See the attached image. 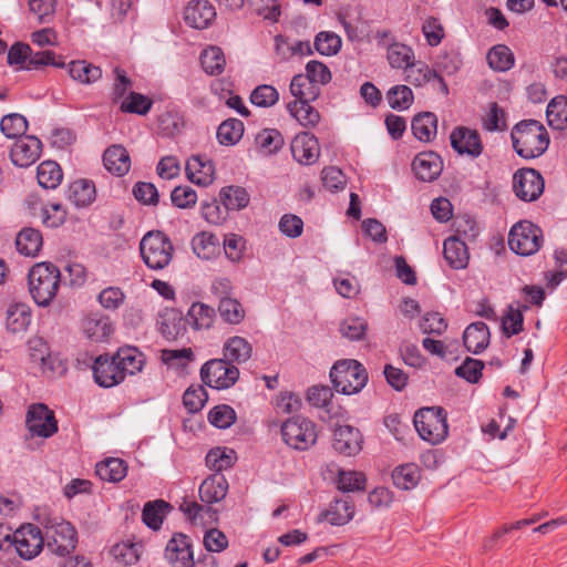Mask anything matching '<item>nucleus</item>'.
<instances>
[{"label":"nucleus","mask_w":567,"mask_h":567,"mask_svg":"<svg viewBox=\"0 0 567 567\" xmlns=\"http://www.w3.org/2000/svg\"><path fill=\"white\" fill-rule=\"evenodd\" d=\"M32 320V311L24 302H13L6 311V328L13 334H23L28 331Z\"/></svg>","instance_id":"nucleus-20"},{"label":"nucleus","mask_w":567,"mask_h":567,"mask_svg":"<svg viewBox=\"0 0 567 567\" xmlns=\"http://www.w3.org/2000/svg\"><path fill=\"white\" fill-rule=\"evenodd\" d=\"M333 449L343 455L351 456L362 449V435L351 425H340L333 431Z\"/></svg>","instance_id":"nucleus-18"},{"label":"nucleus","mask_w":567,"mask_h":567,"mask_svg":"<svg viewBox=\"0 0 567 567\" xmlns=\"http://www.w3.org/2000/svg\"><path fill=\"white\" fill-rule=\"evenodd\" d=\"M61 281L60 269L51 262H38L28 274V290L32 300L42 308L55 298Z\"/></svg>","instance_id":"nucleus-2"},{"label":"nucleus","mask_w":567,"mask_h":567,"mask_svg":"<svg viewBox=\"0 0 567 567\" xmlns=\"http://www.w3.org/2000/svg\"><path fill=\"white\" fill-rule=\"evenodd\" d=\"M414 426L420 437L432 445L445 440L449 433L446 412L442 408H424L414 415Z\"/></svg>","instance_id":"nucleus-5"},{"label":"nucleus","mask_w":567,"mask_h":567,"mask_svg":"<svg viewBox=\"0 0 567 567\" xmlns=\"http://www.w3.org/2000/svg\"><path fill=\"white\" fill-rule=\"evenodd\" d=\"M200 378L210 388L228 389L238 380L239 370L225 358L213 359L202 367Z\"/></svg>","instance_id":"nucleus-7"},{"label":"nucleus","mask_w":567,"mask_h":567,"mask_svg":"<svg viewBox=\"0 0 567 567\" xmlns=\"http://www.w3.org/2000/svg\"><path fill=\"white\" fill-rule=\"evenodd\" d=\"M70 76L81 84H93L102 78L100 66L87 63L84 60L72 61L68 65Z\"/></svg>","instance_id":"nucleus-30"},{"label":"nucleus","mask_w":567,"mask_h":567,"mask_svg":"<svg viewBox=\"0 0 567 567\" xmlns=\"http://www.w3.org/2000/svg\"><path fill=\"white\" fill-rule=\"evenodd\" d=\"M44 65L64 68L65 63L56 59V54L51 50L32 52L30 50L29 60L24 66L25 70L39 69Z\"/></svg>","instance_id":"nucleus-56"},{"label":"nucleus","mask_w":567,"mask_h":567,"mask_svg":"<svg viewBox=\"0 0 567 567\" xmlns=\"http://www.w3.org/2000/svg\"><path fill=\"white\" fill-rule=\"evenodd\" d=\"M12 547L25 560L39 555L44 546V538L40 528L33 524L22 525L12 534Z\"/></svg>","instance_id":"nucleus-8"},{"label":"nucleus","mask_w":567,"mask_h":567,"mask_svg":"<svg viewBox=\"0 0 567 567\" xmlns=\"http://www.w3.org/2000/svg\"><path fill=\"white\" fill-rule=\"evenodd\" d=\"M141 548L137 543H118L112 547L111 554L121 566L126 567L138 561Z\"/></svg>","instance_id":"nucleus-43"},{"label":"nucleus","mask_w":567,"mask_h":567,"mask_svg":"<svg viewBox=\"0 0 567 567\" xmlns=\"http://www.w3.org/2000/svg\"><path fill=\"white\" fill-rule=\"evenodd\" d=\"M256 144L264 155H271L282 147L284 138L279 131L267 128L257 134Z\"/></svg>","instance_id":"nucleus-48"},{"label":"nucleus","mask_w":567,"mask_h":567,"mask_svg":"<svg viewBox=\"0 0 567 567\" xmlns=\"http://www.w3.org/2000/svg\"><path fill=\"white\" fill-rule=\"evenodd\" d=\"M68 198L76 207H87L95 199V186L89 179H78L70 184Z\"/></svg>","instance_id":"nucleus-29"},{"label":"nucleus","mask_w":567,"mask_h":567,"mask_svg":"<svg viewBox=\"0 0 567 567\" xmlns=\"http://www.w3.org/2000/svg\"><path fill=\"white\" fill-rule=\"evenodd\" d=\"M315 85H324L331 81V72L326 64L319 61H309L305 74Z\"/></svg>","instance_id":"nucleus-63"},{"label":"nucleus","mask_w":567,"mask_h":567,"mask_svg":"<svg viewBox=\"0 0 567 567\" xmlns=\"http://www.w3.org/2000/svg\"><path fill=\"white\" fill-rule=\"evenodd\" d=\"M451 145L461 155L477 157L483 152L480 134L467 127H456L451 133Z\"/></svg>","instance_id":"nucleus-16"},{"label":"nucleus","mask_w":567,"mask_h":567,"mask_svg":"<svg viewBox=\"0 0 567 567\" xmlns=\"http://www.w3.org/2000/svg\"><path fill=\"white\" fill-rule=\"evenodd\" d=\"M194 352L190 348L163 349L161 360L168 367L183 369L194 360Z\"/></svg>","instance_id":"nucleus-52"},{"label":"nucleus","mask_w":567,"mask_h":567,"mask_svg":"<svg viewBox=\"0 0 567 567\" xmlns=\"http://www.w3.org/2000/svg\"><path fill=\"white\" fill-rule=\"evenodd\" d=\"M392 480L396 487L401 489H411L419 483V468L414 464L398 466L392 474Z\"/></svg>","instance_id":"nucleus-50"},{"label":"nucleus","mask_w":567,"mask_h":567,"mask_svg":"<svg viewBox=\"0 0 567 567\" xmlns=\"http://www.w3.org/2000/svg\"><path fill=\"white\" fill-rule=\"evenodd\" d=\"M290 93L296 97L295 101L312 102L320 95L319 86L309 81L305 74H297L290 82Z\"/></svg>","instance_id":"nucleus-36"},{"label":"nucleus","mask_w":567,"mask_h":567,"mask_svg":"<svg viewBox=\"0 0 567 567\" xmlns=\"http://www.w3.org/2000/svg\"><path fill=\"white\" fill-rule=\"evenodd\" d=\"M44 544L54 555L65 556L74 551L78 544V533L71 523L58 516H49L43 523Z\"/></svg>","instance_id":"nucleus-3"},{"label":"nucleus","mask_w":567,"mask_h":567,"mask_svg":"<svg viewBox=\"0 0 567 567\" xmlns=\"http://www.w3.org/2000/svg\"><path fill=\"white\" fill-rule=\"evenodd\" d=\"M488 65L498 72H505L514 65V55L508 47L498 44L487 53Z\"/></svg>","instance_id":"nucleus-44"},{"label":"nucleus","mask_w":567,"mask_h":567,"mask_svg":"<svg viewBox=\"0 0 567 567\" xmlns=\"http://www.w3.org/2000/svg\"><path fill=\"white\" fill-rule=\"evenodd\" d=\"M412 169L417 179L433 182L441 175L443 162L440 155L434 152H422L414 157Z\"/></svg>","instance_id":"nucleus-17"},{"label":"nucleus","mask_w":567,"mask_h":567,"mask_svg":"<svg viewBox=\"0 0 567 567\" xmlns=\"http://www.w3.org/2000/svg\"><path fill=\"white\" fill-rule=\"evenodd\" d=\"M354 515V505L349 497L336 499L321 516L333 526H342Z\"/></svg>","instance_id":"nucleus-27"},{"label":"nucleus","mask_w":567,"mask_h":567,"mask_svg":"<svg viewBox=\"0 0 567 567\" xmlns=\"http://www.w3.org/2000/svg\"><path fill=\"white\" fill-rule=\"evenodd\" d=\"M215 318V309L203 302H194L187 312V320L196 330L209 329Z\"/></svg>","instance_id":"nucleus-34"},{"label":"nucleus","mask_w":567,"mask_h":567,"mask_svg":"<svg viewBox=\"0 0 567 567\" xmlns=\"http://www.w3.org/2000/svg\"><path fill=\"white\" fill-rule=\"evenodd\" d=\"M386 59L393 69H405L415 59L414 51L411 47L394 42L389 45Z\"/></svg>","instance_id":"nucleus-42"},{"label":"nucleus","mask_w":567,"mask_h":567,"mask_svg":"<svg viewBox=\"0 0 567 567\" xmlns=\"http://www.w3.org/2000/svg\"><path fill=\"white\" fill-rule=\"evenodd\" d=\"M172 251L173 250H140V254L148 268L159 270L171 262L173 258Z\"/></svg>","instance_id":"nucleus-64"},{"label":"nucleus","mask_w":567,"mask_h":567,"mask_svg":"<svg viewBox=\"0 0 567 567\" xmlns=\"http://www.w3.org/2000/svg\"><path fill=\"white\" fill-rule=\"evenodd\" d=\"M215 17V9L207 0L192 1L184 11L185 22L199 30L207 28Z\"/></svg>","instance_id":"nucleus-21"},{"label":"nucleus","mask_w":567,"mask_h":567,"mask_svg":"<svg viewBox=\"0 0 567 567\" xmlns=\"http://www.w3.org/2000/svg\"><path fill=\"white\" fill-rule=\"evenodd\" d=\"M152 106V100L141 93L132 92L121 105V110L126 113L140 115L146 114Z\"/></svg>","instance_id":"nucleus-60"},{"label":"nucleus","mask_w":567,"mask_h":567,"mask_svg":"<svg viewBox=\"0 0 567 567\" xmlns=\"http://www.w3.org/2000/svg\"><path fill=\"white\" fill-rule=\"evenodd\" d=\"M95 473L102 481L117 483L126 476L127 466L123 460L110 457L96 464Z\"/></svg>","instance_id":"nucleus-32"},{"label":"nucleus","mask_w":567,"mask_h":567,"mask_svg":"<svg viewBox=\"0 0 567 567\" xmlns=\"http://www.w3.org/2000/svg\"><path fill=\"white\" fill-rule=\"evenodd\" d=\"M287 107L289 113L305 127H313L320 122V114L310 105V102L293 101Z\"/></svg>","instance_id":"nucleus-37"},{"label":"nucleus","mask_w":567,"mask_h":567,"mask_svg":"<svg viewBox=\"0 0 567 567\" xmlns=\"http://www.w3.org/2000/svg\"><path fill=\"white\" fill-rule=\"evenodd\" d=\"M404 71L405 80L415 86H422L430 82L433 76H436V72L432 70L426 63L422 61H415V59L412 63L409 64V66L404 69Z\"/></svg>","instance_id":"nucleus-47"},{"label":"nucleus","mask_w":567,"mask_h":567,"mask_svg":"<svg viewBox=\"0 0 567 567\" xmlns=\"http://www.w3.org/2000/svg\"><path fill=\"white\" fill-rule=\"evenodd\" d=\"M291 153L299 164H315L320 156V147L317 137L308 132L297 134L291 142Z\"/></svg>","instance_id":"nucleus-15"},{"label":"nucleus","mask_w":567,"mask_h":567,"mask_svg":"<svg viewBox=\"0 0 567 567\" xmlns=\"http://www.w3.org/2000/svg\"><path fill=\"white\" fill-rule=\"evenodd\" d=\"M220 317L230 324H238L245 318V310L241 303L233 298L221 299L218 305Z\"/></svg>","instance_id":"nucleus-53"},{"label":"nucleus","mask_w":567,"mask_h":567,"mask_svg":"<svg viewBox=\"0 0 567 567\" xmlns=\"http://www.w3.org/2000/svg\"><path fill=\"white\" fill-rule=\"evenodd\" d=\"M228 487V482L223 474H213L202 482L199 497L206 504L218 503L226 497Z\"/></svg>","instance_id":"nucleus-24"},{"label":"nucleus","mask_w":567,"mask_h":567,"mask_svg":"<svg viewBox=\"0 0 567 567\" xmlns=\"http://www.w3.org/2000/svg\"><path fill=\"white\" fill-rule=\"evenodd\" d=\"M63 174L58 163L53 161L42 162L37 169L38 183L43 188H55L60 185Z\"/></svg>","instance_id":"nucleus-40"},{"label":"nucleus","mask_w":567,"mask_h":567,"mask_svg":"<svg viewBox=\"0 0 567 567\" xmlns=\"http://www.w3.org/2000/svg\"><path fill=\"white\" fill-rule=\"evenodd\" d=\"M187 178L199 186H208L215 179V166L203 156H192L186 163Z\"/></svg>","instance_id":"nucleus-22"},{"label":"nucleus","mask_w":567,"mask_h":567,"mask_svg":"<svg viewBox=\"0 0 567 567\" xmlns=\"http://www.w3.org/2000/svg\"><path fill=\"white\" fill-rule=\"evenodd\" d=\"M164 557L171 567H193L194 553L190 538L183 533H175L166 544Z\"/></svg>","instance_id":"nucleus-11"},{"label":"nucleus","mask_w":567,"mask_h":567,"mask_svg":"<svg viewBox=\"0 0 567 567\" xmlns=\"http://www.w3.org/2000/svg\"><path fill=\"white\" fill-rule=\"evenodd\" d=\"M105 168L116 176L125 175L131 167V158L126 148L122 145L109 147L103 155Z\"/></svg>","instance_id":"nucleus-26"},{"label":"nucleus","mask_w":567,"mask_h":567,"mask_svg":"<svg viewBox=\"0 0 567 567\" xmlns=\"http://www.w3.org/2000/svg\"><path fill=\"white\" fill-rule=\"evenodd\" d=\"M168 507L169 504L163 499L146 503L142 512L143 522L150 528L154 530L158 529L163 524L164 512Z\"/></svg>","instance_id":"nucleus-46"},{"label":"nucleus","mask_w":567,"mask_h":567,"mask_svg":"<svg viewBox=\"0 0 567 567\" xmlns=\"http://www.w3.org/2000/svg\"><path fill=\"white\" fill-rule=\"evenodd\" d=\"M207 399V392L202 385L188 388L183 395L184 405L192 413L200 411Z\"/></svg>","instance_id":"nucleus-62"},{"label":"nucleus","mask_w":567,"mask_h":567,"mask_svg":"<svg viewBox=\"0 0 567 567\" xmlns=\"http://www.w3.org/2000/svg\"><path fill=\"white\" fill-rule=\"evenodd\" d=\"M414 100L412 90L403 84L394 85L386 92V101L393 110H408Z\"/></svg>","instance_id":"nucleus-49"},{"label":"nucleus","mask_w":567,"mask_h":567,"mask_svg":"<svg viewBox=\"0 0 567 567\" xmlns=\"http://www.w3.org/2000/svg\"><path fill=\"white\" fill-rule=\"evenodd\" d=\"M244 134V123L237 118L224 121L217 128V140L221 145L237 144Z\"/></svg>","instance_id":"nucleus-41"},{"label":"nucleus","mask_w":567,"mask_h":567,"mask_svg":"<svg viewBox=\"0 0 567 567\" xmlns=\"http://www.w3.org/2000/svg\"><path fill=\"white\" fill-rule=\"evenodd\" d=\"M546 116L550 127L565 130L567 127V97L555 96L547 105Z\"/></svg>","instance_id":"nucleus-35"},{"label":"nucleus","mask_w":567,"mask_h":567,"mask_svg":"<svg viewBox=\"0 0 567 567\" xmlns=\"http://www.w3.org/2000/svg\"><path fill=\"white\" fill-rule=\"evenodd\" d=\"M252 347L243 337L235 336L229 338L224 344V358L233 364L244 363L251 358Z\"/></svg>","instance_id":"nucleus-28"},{"label":"nucleus","mask_w":567,"mask_h":567,"mask_svg":"<svg viewBox=\"0 0 567 567\" xmlns=\"http://www.w3.org/2000/svg\"><path fill=\"white\" fill-rule=\"evenodd\" d=\"M162 334L168 340H175L179 336L182 318L175 310H166L157 321Z\"/></svg>","instance_id":"nucleus-55"},{"label":"nucleus","mask_w":567,"mask_h":567,"mask_svg":"<svg viewBox=\"0 0 567 567\" xmlns=\"http://www.w3.org/2000/svg\"><path fill=\"white\" fill-rule=\"evenodd\" d=\"M367 478L357 471H340L338 474V488L343 492H357L365 488Z\"/></svg>","instance_id":"nucleus-54"},{"label":"nucleus","mask_w":567,"mask_h":567,"mask_svg":"<svg viewBox=\"0 0 567 567\" xmlns=\"http://www.w3.org/2000/svg\"><path fill=\"white\" fill-rule=\"evenodd\" d=\"M278 99V91L274 86L267 84L257 86L250 95L251 103L259 107L272 106Z\"/></svg>","instance_id":"nucleus-61"},{"label":"nucleus","mask_w":567,"mask_h":567,"mask_svg":"<svg viewBox=\"0 0 567 567\" xmlns=\"http://www.w3.org/2000/svg\"><path fill=\"white\" fill-rule=\"evenodd\" d=\"M330 378L338 392L350 395L359 393L365 386L368 372L359 361L346 359L333 364Z\"/></svg>","instance_id":"nucleus-4"},{"label":"nucleus","mask_w":567,"mask_h":567,"mask_svg":"<svg viewBox=\"0 0 567 567\" xmlns=\"http://www.w3.org/2000/svg\"><path fill=\"white\" fill-rule=\"evenodd\" d=\"M117 364H120L124 377L140 372L144 365L145 359L142 352L134 347L121 348L115 353Z\"/></svg>","instance_id":"nucleus-33"},{"label":"nucleus","mask_w":567,"mask_h":567,"mask_svg":"<svg viewBox=\"0 0 567 567\" xmlns=\"http://www.w3.org/2000/svg\"><path fill=\"white\" fill-rule=\"evenodd\" d=\"M116 361L115 354L112 357L102 354L95 358L92 367L93 377L100 386L112 388L125 379Z\"/></svg>","instance_id":"nucleus-13"},{"label":"nucleus","mask_w":567,"mask_h":567,"mask_svg":"<svg viewBox=\"0 0 567 567\" xmlns=\"http://www.w3.org/2000/svg\"><path fill=\"white\" fill-rule=\"evenodd\" d=\"M41 151V141L35 136L27 135L13 144L10 157L14 165L28 167L40 157Z\"/></svg>","instance_id":"nucleus-14"},{"label":"nucleus","mask_w":567,"mask_h":567,"mask_svg":"<svg viewBox=\"0 0 567 567\" xmlns=\"http://www.w3.org/2000/svg\"><path fill=\"white\" fill-rule=\"evenodd\" d=\"M411 128L419 141L430 142L436 134L437 118L431 112L420 113L413 117Z\"/></svg>","instance_id":"nucleus-31"},{"label":"nucleus","mask_w":567,"mask_h":567,"mask_svg":"<svg viewBox=\"0 0 567 567\" xmlns=\"http://www.w3.org/2000/svg\"><path fill=\"white\" fill-rule=\"evenodd\" d=\"M220 202L227 210H240L249 204L247 190L240 186H226L219 193Z\"/></svg>","instance_id":"nucleus-38"},{"label":"nucleus","mask_w":567,"mask_h":567,"mask_svg":"<svg viewBox=\"0 0 567 567\" xmlns=\"http://www.w3.org/2000/svg\"><path fill=\"white\" fill-rule=\"evenodd\" d=\"M489 330L484 322L471 323L463 333V342L467 351L481 353L489 343Z\"/></svg>","instance_id":"nucleus-25"},{"label":"nucleus","mask_w":567,"mask_h":567,"mask_svg":"<svg viewBox=\"0 0 567 567\" xmlns=\"http://www.w3.org/2000/svg\"><path fill=\"white\" fill-rule=\"evenodd\" d=\"M200 62L206 73L217 75L224 71L225 56L218 47H209L202 52Z\"/></svg>","instance_id":"nucleus-51"},{"label":"nucleus","mask_w":567,"mask_h":567,"mask_svg":"<svg viewBox=\"0 0 567 567\" xmlns=\"http://www.w3.org/2000/svg\"><path fill=\"white\" fill-rule=\"evenodd\" d=\"M27 130L28 121L19 113L7 114L0 121V131L8 138L21 137Z\"/></svg>","instance_id":"nucleus-45"},{"label":"nucleus","mask_w":567,"mask_h":567,"mask_svg":"<svg viewBox=\"0 0 567 567\" xmlns=\"http://www.w3.org/2000/svg\"><path fill=\"white\" fill-rule=\"evenodd\" d=\"M513 147L523 158L532 159L543 155L549 146L545 126L536 120H524L511 132Z\"/></svg>","instance_id":"nucleus-1"},{"label":"nucleus","mask_w":567,"mask_h":567,"mask_svg":"<svg viewBox=\"0 0 567 567\" xmlns=\"http://www.w3.org/2000/svg\"><path fill=\"white\" fill-rule=\"evenodd\" d=\"M25 423L31 435L50 437L58 431L53 411L42 403L29 408Z\"/></svg>","instance_id":"nucleus-10"},{"label":"nucleus","mask_w":567,"mask_h":567,"mask_svg":"<svg viewBox=\"0 0 567 567\" xmlns=\"http://www.w3.org/2000/svg\"><path fill=\"white\" fill-rule=\"evenodd\" d=\"M206 465L219 473L224 470L230 468L236 461V453L231 449L215 447L212 449L206 455Z\"/></svg>","instance_id":"nucleus-39"},{"label":"nucleus","mask_w":567,"mask_h":567,"mask_svg":"<svg viewBox=\"0 0 567 567\" xmlns=\"http://www.w3.org/2000/svg\"><path fill=\"white\" fill-rule=\"evenodd\" d=\"M453 225L455 234L444 240L443 248H447L449 245L454 243H460L464 248H467L480 234L476 221L468 215L456 216Z\"/></svg>","instance_id":"nucleus-19"},{"label":"nucleus","mask_w":567,"mask_h":567,"mask_svg":"<svg viewBox=\"0 0 567 567\" xmlns=\"http://www.w3.org/2000/svg\"><path fill=\"white\" fill-rule=\"evenodd\" d=\"M484 362L467 357L463 363L455 369V374L470 383H477L482 378Z\"/></svg>","instance_id":"nucleus-57"},{"label":"nucleus","mask_w":567,"mask_h":567,"mask_svg":"<svg viewBox=\"0 0 567 567\" xmlns=\"http://www.w3.org/2000/svg\"><path fill=\"white\" fill-rule=\"evenodd\" d=\"M208 420L218 429H227L235 423L236 412L229 405H217L210 410Z\"/></svg>","instance_id":"nucleus-59"},{"label":"nucleus","mask_w":567,"mask_h":567,"mask_svg":"<svg viewBox=\"0 0 567 567\" xmlns=\"http://www.w3.org/2000/svg\"><path fill=\"white\" fill-rule=\"evenodd\" d=\"M316 50L322 55L337 54L341 48V39L332 32H320L315 40Z\"/></svg>","instance_id":"nucleus-58"},{"label":"nucleus","mask_w":567,"mask_h":567,"mask_svg":"<svg viewBox=\"0 0 567 567\" xmlns=\"http://www.w3.org/2000/svg\"><path fill=\"white\" fill-rule=\"evenodd\" d=\"M543 244L542 229L530 221H518L509 230V248H540Z\"/></svg>","instance_id":"nucleus-12"},{"label":"nucleus","mask_w":567,"mask_h":567,"mask_svg":"<svg viewBox=\"0 0 567 567\" xmlns=\"http://www.w3.org/2000/svg\"><path fill=\"white\" fill-rule=\"evenodd\" d=\"M513 189L519 199L534 202L544 192V179L537 171L523 168L513 176Z\"/></svg>","instance_id":"nucleus-9"},{"label":"nucleus","mask_w":567,"mask_h":567,"mask_svg":"<svg viewBox=\"0 0 567 567\" xmlns=\"http://www.w3.org/2000/svg\"><path fill=\"white\" fill-rule=\"evenodd\" d=\"M282 440L297 451H307L313 446L318 439L316 424L303 416H293L281 425Z\"/></svg>","instance_id":"nucleus-6"},{"label":"nucleus","mask_w":567,"mask_h":567,"mask_svg":"<svg viewBox=\"0 0 567 567\" xmlns=\"http://www.w3.org/2000/svg\"><path fill=\"white\" fill-rule=\"evenodd\" d=\"M82 330L89 340L103 342L112 334L113 326L109 317L93 313L83 319Z\"/></svg>","instance_id":"nucleus-23"}]
</instances>
